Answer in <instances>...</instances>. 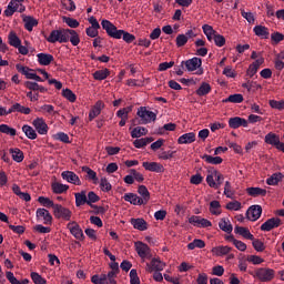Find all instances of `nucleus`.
<instances>
[{
	"label": "nucleus",
	"instance_id": "30",
	"mask_svg": "<svg viewBox=\"0 0 284 284\" xmlns=\"http://www.w3.org/2000/svg\"><path fill=\"white\" fill-rule=\"evenodd\" d=\"M51 190L53 194H63L70 190V186L68 184H61L59 182H54L51 184Z\"/></svg>",
	"mask_w": 284,
	"mask_h": 284
},
{
	"label": "nucleus",
	"instance_id": "51",
	"mask_svg": "<svg viewBox=\"0 0 284 284\" xmlns=\"http://www.w3.org/2000/svg\"><path fill=\"white\" fill-rule=\"evenodd\" d=\"M271 41L273 42L274 45H278L281 41H284V34L278 31H275L271 34Z\"/></svg>",
	"mask_w": 284,
	"mask_h": 284
},
{
	"label": "nucleus",
	"instance_id": "61",
	"mask_svg": "<svg viewBox=\"0 0 284 284\" xmlns=\"http://www.w3.org/2000/svg\"><path fill=\"white\" fill-rule=\"evenodd\" d=\"M175 43H176L178 48H183V45H185V43H187V36L179 34L175 39Z\"/></svg>",
	"mask_w": 284,
	"mask_h": 284
},
{
	"label": "nucleus",
	"instance_id": "20",
	"mask_svg": "<svg viewBox=\"0 0 284 284\" xmlns=\"http://www.w3.org/2000/svg\"><path fill=\"white\" fill-rule=\"evenodd\" d=\"M130 223L133 225L134 230H139L140 232H145V230H148V222L143 219L132 217Z\"/></svg>",
	"mask_w": 284,
	"mask_h": 284
},
{
	"label": "nucleus",
	"instance_id": "64",
	"mask_svg": "<svg viewBox=\"0 0 284 284\" xmlns=\"http://www.w3.org/2000/svg\"><path fill=\"white\" fill-rule=\"evenodd\" d=\"M7 280L9 281V283L11 284H21V281L17 280V277H14V273L8 271L6 273Z\"/></svg>",
	"mask_w": 284,
	"mask_h": 284
},
{
	"label": "nucleus",
	"instance_id": "37",
	"mask_svg": "<svg viewBox=\"0 0 284 284\" xmlns=\"http://www.w3.org/2000/svg\"><path fill=\"white\" fill-rule=\"evenodd\" d=\"M9 45H12V48H19V44L21 43V39L19 36H17V32L10 31L8 36Z\"/></svg>",
	"mask_w": 284,
	"mask_h": 284
},
{
	"label": "nucleus",
	"instance_id": "63",
	"mask_svg": "<svg viewBox=\"0 0 284 284\" xmlns=\"http://www.w3.org/2000/svg\"><path fill=\"white\" fill-rule=\"evenodd\" d=\"M226 210H233L234 212H239V210H241V202L239 201H233V202H229L226 204Z\"/></svg>",
	"mask_w": 284,
	"mask_h": 284
},
{
	"label": "nucleus",
	"instance_id": "24",
	"mask_svg": "<svg viewBox=\"0 0 284 284\" xmlns=\"http://www.w3.org/2000/svg\"><path fill=\"white\" fill-rule=\"evenodd\" d=\"M235 234H240L243 239H247L248 241H254V235L250 232V229L245 226H235Z\"/></svg>",
	"mask_w": 284,
	"mask_h": 284
},
{
	"label": "nucleus",
	"instance_id": "62",
	"mask_svg": "<svg viewBox=\"0 0 284 284\" xmlns=\"http://www.w3.org/2000/svg\"><path fill=\"white\" fill-rule=\"evenodd\" d=\"M190 183L192 185H201V183H203V176L201 175V173H196L195 175H192L190 179Z\"/></svg>",
	"mask_w": 284,
	"mask_h": 284
},
{
	"label": "nucleus",
	"instance_id": "18",
	"mask_svg": "<svg viewBox=\"0 0 284 284\" xmlns=\"http://www.w3.org/2000/svg\"><path fill=\"white\" fill-rule=\"evenodd\" d=\"M32 125L36 128L38 134H48V124L43 118L33 120Z\"/></svg>",
	"mask_w": 284,
	"mask_h": 284
},
{
	"label": "nucleus",
	"instance_id": "21",
	"mask_svg": "<svg viewBox=\"0 0 284 284\" xmlns=\"http://www.w3.org/2000/svg\"><path fill=\"white\" fill-rule=\"evenodd\" d=\"M37 216L42 217L44 221V225H52V214H50V211L45 209H38L37 210Z\"/></svg>",
	"mask_w": 284,
	"mask_h": 284
},
{
	"label": "nucleus",
	"instance_id": "40",
	"mask_svg": "<svg viewBox=\"0 0 284 284\" xmlns=\"http://www.w3.org/2000/svg\"><path fill=\"white\" fill-rule=\"evenodd\" d=\"M22 132H24L26 136L31 139V141H34V139H37V131L28 124H24L22 126Z\"/></svg>",
	"mask_w": 284,
	"mask_h": 284
},
{
	"label": "nucleus",
	"instance_id": "12",
	"mask_svg": "<svg viewBox=\"0 0 284 284\" xmlns=\"http://www.w3.org/2000/svg\"><path fill=\"white\" fill-rule=\"evenodd\" d=\"M261 214H263V207L261 205H252L246 211V219H248V221H258L261 219Z\"/></svg>",
	"mask_w": 284,
	"mask_h": 284
},
{
	"label": "nucleus",
	"instance_id": "56",
	"mask_svg": "<svg viewBox=\"0 0 284 284\" xmlns=\"http://www.w3.org/2000/svg\"><path fill=\"white\" fill-rule=\"evenodd\" d=\"M100 187L102 192H110L112 190V184L108 182V178H102L100 180Z\"/></svg>",
	"mask_w": 284,
	"mask_h": 284
},
{
	"label": "nucleus",
	"instance_id": "53",
	"mask_svg": "<svg viewBox=\"0 0 284 284\" xmlns=\"http://www.w3.org/2000/svg\"><path fill=\"white\" fill-rule=\"evenodd\" d=\"M61 3L69 12H74V10H77V4H74L73 0H61Z\"/></svg>",
	"mask_w": 284,
	"mask_h": 284
},
{
	"label": "nucleus",
	"instance_id": "15",
	"mask_svg": "<svg viewBox=\"0 0 284 284\" xmlns=\"http://www.w3.org/2000/svg\"><path fill=\"white\" fill-rule=\"evenodd\" d=\"M61 176L68 183H72L73 185H81V179H79V175L72 171H64L61 173Z\"/></svg>",
	"mask_w": 284,
	"mask_h": 284
},
{
	"label": "nucleus",
	"instance_id": "49",
	"mask_svg": "<svg viewBox=\"0 0 284 284\" xmlns=\"http://www.w3.org/2000/svg\"><path fill=\"white\" fill-rule=\"evenodd\" d=\"M99 201H101V197L99 195H97V193H94L93 191H90L88 193V197H87V205H90L92 207V203H99Z\"/></svg>",
	"mask_w": 284,
	"mask_h": 284
},
{
	"label": "nucleus",
	"instance_id": "46",
	"mask_svg": "<svg viewBox=\"0 0 284 284\" xmlns=\"http://www.w3.org/2000/svg\"><path fill=\"white\" fill-rule=\"evenodd\" d=\"M203 250L205 247V241L195 239L193 242L187 244V250Z\"/></svg>",
	"mask_w": 284,
	"mask_h": 284
},
{
	"label": "nucleus",
	"instance_id": "36",
	"mask_svg": "<svg viewBox=\"0 0 284 284\" xmlns=\"http://www.w3.org/2000/svg\"><path fill=\"white\" fill-rule=\"evenodd\" d=\"M23 21H24V28L26 30H28V32H32V29L39 26V21H37V19L30 16L26 17Z\"/></svg>",
	"mask_w": 284,
	"mask_h": 284
},
{
	"label": "nucleus",
	"instance_id": "22",
	"mask_svg": "<svg viewBox=\"0 0 284 284\" xmlns=\"http://www.w3.org/2000/svg\"><path fill=\"white\" fill-rule=\"evenodd\" d=\"M138 194H140V196H142V197H140L142 201V205H148V203L150 202V191H148V186L139 185Z\"/></svg>",
	"mask_w": 284,
	"mask_h": 284
},
{
	"label": "nucleus",
	"instance_id": "39",
	"mask_svg": "<svg viewBox=\"0 0 284 284\" xmlns=\"http://www.w3.org/2000/svg\"><path fill=\"white\" fill-rule=\"evenodd\" d=\"M283 181V173H273L267 180V185H276L277 183H281Z\"/></svg>",
	"mask_w": 284,
	"mask_h": 284
},
{
	"label": "nucleus",
	"instance_id": "13",
	"mask_svg": "<svg viewBox=\"0 0 284 284\" xmlns=\"http://www.w3.org/2000/svg\"><path fill=\"white\" fill-rule=\"evenodd\" d=\"M248 122L244 118L235 116L229 119V128L232 130H239V128H247Z\"/></svg>",
	"mask_w": 284,
	"mask_h": 284
},
{
	"label": "nucleus",
	"instance_id": "54",
	"mask_svg": "<svg viewBox=\"0 0 284 284\" xmlns=\"http://www.w3.org/2000/svg\"><path fill=\"white\" fill-rule=\"evenodd\" d=\"M213 174H214V176H215V189L214 190H219V187H221V185H223V181H224V179L225 178H223V174H221V172H219V171H216V170H214L213 171Z\"/></svg>",
	"mask_w": 284,
	"mask_h": 284
},
{
	"label": "nucleus",
	"instance_id": "17",
	"mask_svg": "<svg viewBox=\"0 0 284 284\" xmlns=\"http://www.w3.org/2000/svg\"><path fill=\"white\" fill-rule=\"evenodd\" d=\"M265 143L276 146V150H281V145H283L281 138L276 133L272 132L265 135Z\"/></svg>",
	"mask_w": 284,
	"mask_h": 284
},
{
	"label": "nucleus",
	"instance_id": "31",
	"mask_svg": "<svg viewBox=\"0 0 284 284\" xmlns=\"http://www.w3.org/2000/svg\"><path fill=\"white\" fill-rule=\"evenodd\" d=\"M246 193L248 194V196H254V197H256V196H266L267 190L251 186V187L246 189Z\"/></svg>",
	"mask_w": 284,
	"mask_h": 284
},
{
	"label": "nucleus",
	"instance_id": "3",
	"mask_svg": "<svg viewBox=\"0 0 284 284\" xmlns=\"http://www.w3.org/2000/svg\"><path fill=\"white\" fill-rule=\"evenodd\" d=\"M274 276H276V271L270 267H260L253 273V277H255L261 283H270L274 281Z\"/></svg>",
	"mask_w": 284,
	"mask_h": 284
},
{
	"label": "nucleus",
	"instance_id": "9",
	"mask_svg": "<svg viewBox=\"0 0 284 284\" xmlns=\"http://www.w3.org/2000/svg\"><path fill=\"white\" fill-rule=\"evenodd\" d=\"M135 252H138V255L140 258L145 261V258H152V250H150V246L141 241L135 242Z\"/></svg>",
	"mask_w": 284,
	"mask_h": 284
},
{
	"label": "nucleus",
	"instance_id": "25",
	"mask_svg": "<svg viewBox=\"0 0 284 284\" xmlns=\"http://www.w3.org/2000/svg\"><path fill=\"white\" fill-rule=\"evenodd\" d=\"M123 199L128 203H131V205H143V200L134 193H125Z\"/></svg>",
	"mask_w": 284,
	"mask_h": 284
},
{
	"label": "nucleus",
	"instance_id": "41",
	"mask_svg": "<svg viewBox=\"0 0 284 284\" xmlns=\"http://www.w3.org/2000/svg\"><path fill=\"white\" fill-rule=\"evenodd\" d=\"M106 77H110L109 69L98 70L93 73V79H95V81H103Z\"/></svg>",
	"mask_w": 284,
	"mask_h": 284
},
{
	"label": "nucleus",
	"instance_id": "16",
	"mask_svg": "<svg viewBox=\"0 0 284 284\" xmlns=\"http://www.w3.org/2000/svg\"><path fill=\"white\" fill-rule=\"evenodd\" d=\"M103 108H105V103L101 100L97 101L89 112V121H94V119L101 114V110H103Z\"/></svg>",
	"mask_w": 284,
	"mask_h": 284
},
{
	"label": "nucleus",
	"instance_id": "2",
	"mask_svg": "<svg viewBox=\"0 0 284 284\" xmlns=\"http://www.w3.org/2000/svg\"><path fill=\"white\" fill-rule=\"evenodd\" d=\"M101 26L105 30L108 37H111V39L122 38L125 43H132L136 41V37H134V34L125 30H119L116 26H114V23H112L110 20H102Z\"/></svg>",
	"mask_w": 284,
	"mask_h": 284
},
{
	"label": "nucleus",
	"instance_id": "45",
	"mask_svg": "<svg viewBox=\"0 0 284 284\" xmlns=\"http://www.w3.org/2000/svg\"><path fill=\"white\" fill-rule=\"evenodd\" d=\"M10 152L12 154L13 161H16L17 163H21L23 161V151H21L20 149H10Z\"/></svg>",
	"mask_w": 284,
	"mask_h": 284
},
{
	"label": "nucleus",
	"instance_id": "1",
	"mask_svg": "<svg viewBox=\"0 0 284 284\" xmlns=\"http://www.w3.org/2000/svg\"><path fill=\"white\" fill-rule=\"evenodd\" d=\"M47 41L48 43H68L70 41L72 45H79L81 38H79V33L73 29H59L52 30Z\"/></svg>",
	"mask_w": 284,
	"mask_h": 284
},
{
	"label": "nucleus",
	"instance_id": "14",
	"mask_svg": "<svg viewBox=\"0 0 284 284\" xmlns=\"http://www.w3.org/2000/svg\"><path fill=\"white\" fill-rule=\"evenodd\" d=\"M189 223H191V225H196V227H212V222H210V220L196 215H192L189 219Z\"/></svg>",
	"mask_w": 284,
	"mask_h": 284
},
{
	"label": "nucleus",
	"instance_id": "35",
	"mask_svg": "<svg viewBox=\"0 0 284 284\" xmlns=\"http://www.w3.org/2000/svg\"><path fill=\"white\" fill-rule=\"evenodd\" d=\"M212 92V87L207 82H202L200 88L195 91V94L197 97H205L206 94H210Z\"/></svg>",
	"mask_w": 284,
	"mask_h": 284
},
{
	"label": "nucleus",
	"instance_id": "32",
	"mask_svg": "<svg viewBox=\"0 0 284 284\" xmlns=\"http://www.w3.org/2000/svg\"><path fill=\"white\" fill-rule=\"evenodd\" d=\"M201 159H203V161H205V163H209L211 165H221V163H223V158L221 156H212V155H201Z\"/></svg>",
	"mask_w": 284,
	"mask_h": 284
},
{
	"label": "nucleus",
	"instance_id": "28",
	"mask_svg": "<svg viewBox=\"0 0 284 284\" xmlns=\"http://www.w3.org/2000/svg\"><path fill=\"white\" fill-rule=\"evenodd\" d=\"M213 256H227L232 252L230 246H215L211 250Z\"/></svg>",
	"mask_w": 284,
	"mask_h": 284
},
{
	"label": "nucleus",
	"instance_id": "38",
	"mask_svg": "<svg viewBox=\"0 0 284 284\" xmlns=\"http://www.w3.org/2000/svg\"><path fill=\"white\" fill-rule=\"evenodd\" d=\"M146 134H148V129L143 126H136L131 131L132 139H141V136H145Z\"/></svg>",
	"mask_w": 284,
	"mask_h": 284
},
{
	"label": "nucleus",
	"instance_id": "33",
	"mask_svg": "<svg viewBox=\"0 0 284 284\" xmlns=\"http://www.w3.org/2000/svg\"><path fill=\"white\" fill-rule=\"evenodd\" d=\"M82 172L87 173V179L89 181H93L94 185L99 183V178L97 176V172L90 169V166H82Z\"/></svg>",
	"mask_w": 284,
	"mask_h": 284
},
{
	"label": "nucleus",
	"instance_id": "42",
	"mask_svg": "<svg viewBox=\"0 0 284 284\" xmlns=\"http://www.w3.org/2000/svg\"><path fill=\"white\" fill-rule=\"evenodd\" d=\"M223 103H243V94L235 93L223 100Z\"/></svg>",
	"mask_w": 284,
	"mask_h": 284
},
{
	"label": "nucleus",
	"instance_id": "11",
	"mask_svg": "<svg viewBox=\"0 0 284 284\" xmlns=\"http://www.w3.org/2000/svg\"><path fill=\"white\" fill-rule=\"evenodd\" d=\"M165 270V262H162L161 258H152L151 263H146V272L152 274V272H163Z\"/></svg>",
	"mask_w": 284,
	"mask_h": 284
},
{
	"label": "nucleus",
	"instance_id": "19",
	"mask_svg": "<svg viewBox=\"0 0 284 284\" xmlns=\"http://www.w3.org/2000/svg\"><path fill=\"white\" fill-rule=\"evenodd\" d=\"M142 168H144V170H148L149 172H165V168H163V164L158 162H143Z\"/></svg>",
	"mask_w": 284,
	"mask_h": 284
},
{
	"label": "nucleus",
	"instance_id": "50",
	"mask_svg": "<svg viewBox=\"0 0 284 284\" xmlns=\"http://www.w3.org/2000/svg\"><path fill=\"white\" fill-rule=\"evenodd\" d=\"M62 97L70 101V103H74V101H77V94H74V92H72L70 89H63Z\"/></svg>",
	"mask_w": 284,
	"mask_h": 284
},
{
	"label": "nucleus",
	"instance_id": "26",
	"mask_svg": "<svg viewBox=\"0 0 284 284\" xmlns=\"http://www.w3.org/2000/svg\"><path fill=\"white\" fill-rule=\"evenodd\" d=\"M37 58L40 65H50L54 61V55L50 53H38Z\"/></svg>",
	"mask_w": 284,
	"mask_h": 284
},
{
	"label": "nucleus",
	"instance_id": "5",
	"mask_svg": "<svg viewBox=\"0 0 284 284\" xmlns=\"http://www.w3.org/2000/svg\"><path fill=\"white\" fill-rule=\"evenodd\" d=\"M14 12H26V6H23V0H11L4 10L7 17H12Z\"/></svg>",
	"mask_w": 284,
	"mask_h": 284
},
{
	"label": "nucleus",
	"instance_id": "10",
	"mask_svg": "<svg viewBox=\"0 0 284 284\" xmlns=\"http://www.w3.org/2000/svg\"><path fill=\"white\" fill-rule=\"evenodd\" d=\"M281 225H283V222L280 217H271L261 225L260 230L262 232H272V230L281 227Z\"/></svg>",
	"mask_w": 284,
	"mask_h": 284
},
{
	"label": "nucleus",
	"instance_id": "47",
	"mask_svg": "<svg viewBox=\"0 0 284 284\" xmlns=\"http://www.w3.org/2000/svg\"><path fill=\"white\" fill-rule=\"evenodd\" d=\"M38 202L41 205H43V207H52V210H54V207L57 206V204H54V202L50 200V197H45V196H39Z\"/></svg>",
	"mask_w": 284,
	"mask_h": 284
},
{
	"label": "nucleus",
	"instance_id": "23",
	"mask_svg": "<svg viewBox=\"0 0 284 284\" xmlns=\"http://www.w3.org/2000/svg\"><path fill=\"white\" fill-rule=\"evenodd\" d=\"M12 112H20V114H30L32 110L28 106L21 105V103H14L9 110L8 114H12Z\"/></svg>",
	"mask_w": 284,
	"mask_h": 284
},
{
	"label": "nucleus",
	"instance_id": "4",
	"mask_svg": "<svg viewBox=\"0 0 284 284\" xmlns=\"http://www.w3.org/2000/svg\"><path fill=\"white\" fill-rule=\"evenodd\" d=\"M136 114L140 116L142 125H148L152 121H156V113L149 111L146 106H140Z\"/></svg>",
	"mask_w": 284,
	"mask_h": 284
},
{
	"label": "nucleus",
	"instance_id": "59",
	"mask_svg": "<svg viewBox=\"0 0 284 284\" xmlns=\"http://www.w3.org/2000/svg\"><path fill=\"white\" fill-rule=\"evenodd\" d=\"M64 23L69 26V28H79L80 23L78 22L77 19L70 18V17H63Z\"/></svg>",
	"mask_w": 284,
	"mask_h": 284
},
{
	"label": "nucleus",
	"instance_id": "43",
	"mask_svg": "<svg viewBox=\"0 0 284 284\" xmlns=\"http://www.w3.org/2000/svg\"><path fill=\"white\" fill-rule=\"evenodd\" d=\"M210 212L214 216H219L221 214V202L214 200L210 203Z\"/></svg>",
	"mask_w": 284,
	"mask_h": 284
},
{
	"label": "nucleus",
	"instance_id": "44",
	"mask_svg": "<svg viewBox=\"0 0 284 284\" xmlns=\"http://www.w3.org/2000/svg\"><path fill=\"white\" fill-rule=\"evenodd\" d=\"M219 227L220 230H222V232H226V234H232V224H230V221H226L225 219H222L219 223Z\"/></svg>",
	"mask_w": 284,
	"mask_h": 284
},
{
	"label": "nucleus",
	"instance_id": "58",
	"mask_svg": "<svg viewBox=\"0 0 284 284\" xmlns=\"http://www.w3.org/2000/svg\"><path fill=\"white\" fill-rule=\"evenodd\" d=\"M130 283L131 284H141V280L139 278V273H136L135 268L130 271Z\"/></svg>",
	"mask_w": 284,
	"mask_h": 284
},
{
	"label": "nucleus",
	"instance_id": "55",
	"mask_svg": "<svg viewBox=\"0 0 284 284\" xmlns=\"http://www.w3.org/2000/svg\"><path fill=\"white\" fill-rule=\"evenodd\" d=\"M31 278H32L34 284H48V281H45V278H43L37 272H31Z\"/></svg>",
	"mask_w": 284,
	"mask_h": 284
},
{
	"label": "nucleus",
	"instance_id": "34",
	"mask_svg": "<svg viewBox=\"0 0 284 284\" xmlns=\"http://www.w3.org/2000/svg\"><path fill=\"white\" fill-rule=\"evenodd\" d=\"M75 205L77 207H81V205L88 204V195L85 191H81L80 193H75Z\"/></svg>",
	"mask_w": 284,
	"mask_h": 284
},
{
	"label": "nucleus",
	"instance_id": "8",
	"mask_svg": "<svg viewBox=\"0 0 284 284\" xmlns=\"http://www.w3.org/2000/svg\"><path fill=\"white\" fill-rule=\"evenodd\" d=\"M67 230H69L70 233L72 234V236H74V239H77L78 241H84L85 240V235L83 234V230L81 229L79 223H77V221L69 222L67 224Z\"/></svg>",
	"mask_w": 284,
	"mask_h": 284
},
{
	"label": "nucleus",
	"instance_id": "52",
	"mask_svg": "<svg viewBox=\"0 0 284 284\" xmlns=\"http://www.w3.org/2000/svg\"><path fill=\"white\" fill-rule=\"evenodd\" d=\"M251 241H253V242H252V245H253V247H254V250H255L256 252H265V243H263V241H261V240H255V239H253V240H251Z\"/></svg>",
	"mask_w": 284,
	"mask_h": 284
},
{
	"label": "nucleus",
	"instance_id": "57",
	"mask_svg": "<svg viewBox=\"0 0 284 284\" xmlns=\"http://www.w3.org/2000/svg\"><path fill=\"white\" fill-rule=\"evenodd\" d=\"M213 40H214L215 45H217V48H223V45H225V37L221 36L217 32L213 37Z\"/></svg>",
	"mask_w": 284,
	"mask_h": 284
},
{
	"label": "nucleus",
	"instance_id": "6",
	"mask_svg": "<svg viewBox=\"0 0 284 284\" xmlns=\"http://www.w3.org/2000/svg\"><path fill=\"white\" fill-rule=\"evenodd\" d=\"M53 216L55 219H62V221H71L72 211L61 204H55L53 207Z\"/></svg>",
	"mask_w": 284,
	"mask_h": 284
},
{
	"label": "nucleus",
	"instance_id": "7",
	"mask_svg": "<svg viewBox=\"0 0 284 284\" xmlns=\"http://www.w3.org/2000/svg\"><path fill=\"white\" fill-rule=\"evenodd\" d=\"M183 63L189 72H194V70H197V74H203V69H201V65H203V60H201V58L195 57L183 61L182 64Z\"/></svg>",
	"mask_w": 284,
	"mask_h": 284
},
{
	"label": "nucleus",
	"instance_id": "60",
	"mask_svg": "<svg viewBox=\"0 0 284 284\" xmlns=\"http://www.w3.org/2000/svg\"><path fill=\"white\" fill-rule=\"evenodd\" d=\"M268 105H271L274 110H284V100H270Z\"/></svg>",
	"mask_w": 284,
	"mask_h": 284
},
{
	"label": "nucleus",
	"instance_id": "29",
	"mask_svg": "<svg viewBox=\"0 0 284 284\" xmlns=\"http://www.w3.org/2000/svg\"><path fill=\"white\" fill-rule=\"evenodd\" d=\"M253 32H255L256 37H261L262 39H270V29H267L265 26H255Z\"/></svg>",
	"mask_w": 284,
	"mask_h": 284
},
{
	"label": "nucleus",
	"instance_id": "48",
	"mask_svg": "<svg viewBox=\"0 0 284 284\" xmlns=\"http://www.w3.org/2000/svg\"><path fill=\"white\" fill-rule=\"evenodd\" d=\"M0 132L2 134H9V136H17V130L14 128H10L8 124H1Z\"/></svg>",
	"mask_w": 284,
	"mask_h": 284
},
{
	"label": "nucleus",
	"instance_id": "27",
	"mask_svg": "<svg viewBox=\"0 0 284 284\" xmlns=\"http://www.w3.org/2000/svg\"><path fill=\"white\" fill-rule=\"evenodd\" d=\"M196 141V134L194 132L185 133L178 139L180 145L194 143Z\"/></svg>",
	"mask_w": 284,
	"mask_h": 284
}]
</instances>
